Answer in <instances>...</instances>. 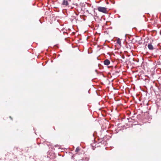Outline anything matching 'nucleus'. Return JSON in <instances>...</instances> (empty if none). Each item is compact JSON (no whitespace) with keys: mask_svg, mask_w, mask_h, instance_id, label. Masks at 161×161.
Wrapping results in <instances>:
<instances>
[{"mask_svg":"<svg viewBox=\"0 0 161 161\" xmlns=\"http://www.w3.org/2000/svg\"><path fill=\"white\" fill-rule=\"evenodd\" d=\"M97 10L99 12H101L104 13H106L107 12V8L105 7H99L98 8Z\"/></svg>","mask_w":161,"mask_h":161,"instance_id":"nucleus-1","label":"nucleus"},{"mask_svg":"<svg viewBox=\"0 0 161 161\" xmlns=\"http://www.w3.org/2000/svg\"><path fill=\"white\" fill-rule=\"evenodd\" d=\"M62 4L63 6H68L69 5L68 1L67 0H63Z\"/></svg>","mask_w":161,"mask_h":161,"instance_id":"nucleus-2","label":"nucleus"},{"mask_svg":"<svg viewBox=\"0 0 161 161\" xmlns=\"http://www.w3.org/2000/svg\"><path fill=\"white\" fill-rule=\"evenodd\" d=\"M103 63L105 65H108L110 64V61L108 59H106L104 61Z\"/></svg>","mask_w":161,"mask_h":161,"instance_id":"nucleus-3","label":"nucleus"},{"mask_svg":"<svg viewBox=\"0 0 161 161\" xmlns=\"http://www.w3.org/2000/svg\"><path fill=\"white\" fill-rule=\"evenodd\" d=\"M148 47L149 49L152 50H153L154 48L152 44L151 43H149L148 45Z\"/></svg>","mask_w":161,"mask_h":161,"instance_id":"nucleus-4","label":"nucleus"},{"mask_svg":"<svg viewBox=\"0 0 161 161\" xmlns=\"http://www.w3.org/2000/svg\"><path fill=\"white\" fill-rule=\"evenodd\" d=\"M117 43L120 45L121 44V41L120 39L118 38L117 40Z\"/></svg>","mask_w":161,"mask_h":161,"instance_id":"nucleus-5","label":"nucleus"},{"mask_svg":"<svg viewBox=\"0 0 161 161\" xmlns=\"http://www.w3.org/2000/svg\"><path fill=\"white\" fill-rule=\"evenodd\" d=\"M80 150V149L79 147H77L75 150V152L77 153Z\"/></svg>","mask_w":161,"mask_h":161,"instance_id":"nucleus-6","label":"nucleus"},{"mask_svg":"<svg viewBox=\"0 0 161 161\" xmlns=\"http://www.w3.org/2000/svg\"><path fill=\"white\" fill-rule=\"evenodd\" d=\"M85 159L86 160L88 161L89 159V158L88 157H86L85 158Z\"/></svg>","mask_w":161,"mask_h":161,"instance_id":"nucleus-7","label":"nucleus"},{"mask_svg":"<svg viewBox=\"0 0 161 161\" xmlns=\"http://www.w3.org/2000/svg\"><path fill=\"white\" fill-rule=\"evenodd\" d=\"M9 118L11 119V120H12L13 119L12 118V117L10 116H9Z\"/></svg>","mask_w":161,"mask_h":161,"instance_id":"nucleus-8","label":"nucleus"}]
</instances>
